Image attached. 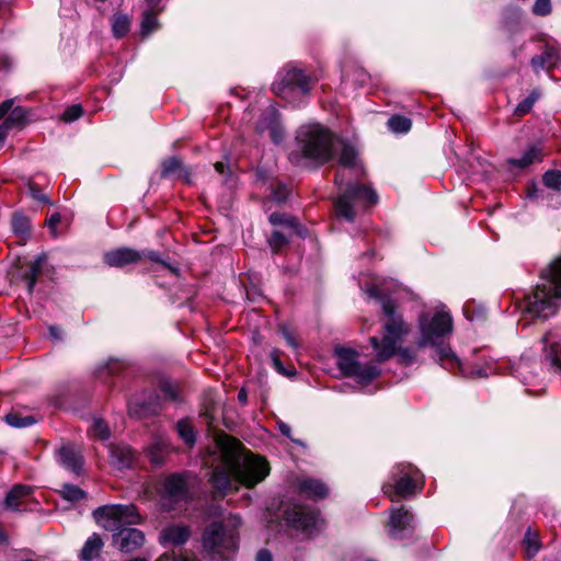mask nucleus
<instances>
[{
	"label": "nucleus",
	"mask_w": 561,
	"mask_h": 561,
	"mask_svg": "<svg viewBox=\"0 0 561 561\" xmlns=\"http://www.w3.org/2000/svg\"><path fill=\"white\" fill-rule=\"evenodd\" d=\"M216 444L221 461L214 468L210 477L216 490L224 493L237 491L239 484L253 488L268 476V462L263 457L245 450L238 439L229 435H219Z\"/></svg>",
	"instance_id": "obj_1"
},
{
	"label": "nucleus",
	"mask_w": 561,
	"mask_h": 561,
	"mask_svg": "<svg viewBox=\"0 0 561 561\" xmlns=\"http://www.w3.org/2000/svg\"><path fill=\"white\" fill-rule=\"evenodd\" d=\"M93 517L99 526L115 533L113 542L122 552L131 553L144 546V533L133 527H125L142 522L134 504L103 505L93 511Z\"/></svg>",
	"instance_id": "obj_2"
},
{
	"label": "nucleus",
	"mask_w": 561,
	"mask_h": 561,
	"mask_svg": "<svg viewBox=\"0 0 561 561\" xmlns=\"http://www.w3.org/2000/svg\"><path fill=\"white\" fill-rule=\"evenodd\" d=\"M561 301V257L541 274V283L525 299V313L546 320L554 316Z\"/></svg>",
	"instance_id": "obj_3"
},
{
	"label": "nucleus",
	"mask_w": 561,
	"mask_h": 561,
	"mask_svg": "<svg viewBox=\"0 0 561 561\" xmlns=\"http://www.w3.org/2000/svg\"><path fill=\"white\" fill-rule=\"evenodd\" d=\"M298 151L290 153L293 163L322 165L333 157V138L328 129L319 124L302 126L297 135Z\"/></svg>",
	"instance_id": "obj_4"
},
{
	"label": "nucleus",
	"mask_w": 561,
	"mask_h": 561,
	"mask_svg": "<svg viewBox=\"0 0 561 561\" xmlns=\"http://www.w3.org/2000/svg\"><path fill=\"white\" fill-rule=\"evenodd\" d=\"M233 517L228 524L213 523L203 533L202 546L208 561H232L238 549L237 525Z\"/></svg>",
	"instance_id": "obj_5"
},
{
	"label": "nucleus",
	"mask_w": 561,
	"mask_h": 561,
	"mask_svg": "<svg viewBox=\"0 0 561 561\" xmlns=\"http://www.w3.org/2000/svg\"><path fill=\"white\" fill-rule=\"evenodd\" d=\"M366 293L370 298L381 302L382 311L388 317V321L383 325L379 351H404L401 344L404 337L410 333V327L403 321L401 316L396 313L394 302L385 294L379 284L368 286Z\"/></svg>",
	"instance_id": "obj_6"
},
{
	"label": "nucleus",
	"mask_w": 561,
	"mask_h": 561,
	"mask_svg": "<svg viewBox=\"0 0 561 561\" xmlns=\"http://www.w3.org/2000/svg\"><path fill=\"white\" fill-rule=\"evenodd\" d=\"M423 486L422 472L411 463H400L392 473V482L382 485V491L391 502L415 494Z\"/></svg>",
	"instance_id": "obj_7"
},
{
	"label": "nucleus",
	"mask_w": 561,
	"mask_h": 561,
	"mask_svg": "<svg viewBox=\"0 0 561 561\" xmlns=\"http://www.w3.org/2000/svg\"><path fill=\"white\" fill-rule=\"evenodd\" d=\"M419 327L421 347H442L451 334L453 319L446 311H438L433 316L423 313L420 317Z\"/></svg>",
	"instance_id": "obj_8"
},
{
	"label": "nucleus",
	"mask_w": 561,
	"mask_h": 561,
	"mask_svg": "<svg viewBox=\"0 0 561 561\" xmlns=\"http://www.w3.org/2000/svg\"><path fill=\"white\" fill-rule=\"evenodd\" d=\"M378 202L374 190L366 185H348L345 193L334 201L335 211L339 216L352 221L355 218L354 207L367 208Z\"/></svg>",
	"instance_id": "obj_9"
},
{
	"label": "nucleus",
	"mask_w": 561,
	"mask_h": 561,
	"mask_svg": "<svg viewBox=\"0 0 561 561\" xmlns=\"http://www.w3.org/2000/svg\"><path fill=\"white\" fill-rule=\"evenodd\" d=\"M311 78L297 68H284L277 73L273 91L278 96L289 100L296 93L307 94L310 90Z\"/></svg>",
	"instance_id": "obj_10"
},
{
	"label": "nucleus",
	"mask_w": 561,
	"mask_h": 561,
	"mask_svg": "<svg viewBox=\"0 0 561 561\" xmlns=\"http://www.w3.org/2000/svg\"><path fill=\"white\" fill-rule=\"evenodd\" d=\"M285 516L289 526L308 537L318 533L323 526L319 513L307 506L294 505L286 511Z\"/></svg>",
	"instance_id": "obj_11"
},
{
	"label": "nucleus",
	"mask_w": 561,
	"mask_h": 561,
	"mask_svg": "<svg viewBox=\"0 0 561 561\" xmlns=\"http://www.w3.org/2000/svg\"><path fill=\"white\" fill-rule=\"evenodd\" d=\"M337 365L344 375L358 381H370L376 378L380 369L375 364H363L357 359L358 353H336Z\"/></svg>",
	"instance_id": "obj_12"
},
{
	"label": "nucleus",
	"mask_w": 561,
	"mask_h": 561,
	"mask_svg": "<svg viewBox=\"0 0 561 561\" xmlns=\"http://www.w3.org/2000/svg\"><path fill=\"white\" fill-rule=\"evenodd\" d=\"M414 533V517L404 506L392 508L388 523V534L392 539L401 540Z\"/></svg>",
	"instance_id": "obj_13"
},
{
	"label": "nucleus",
	"mask_w": 561,
	"mask_h": 561,
	"mask_svg": "<svg viewBox=\"0 0 561 561\" xmlns=\"http://www.w3.org/2000/svg\"><path fill=\"white\" fill-rule=\"evenodd\" d=\"M340 169L335 174V184L341 188L346 180V171L351 170L356 175L362 172V167L358 165L357 152L350 146L344 145L339 156Z\"/></svg>",
	"instance_id": "obj_14"
},
{
	"label": "nucleus",
	"mask_w": 561,
	"mask_h": 561,
	"mask_svg": "<svg viewBox=\"0 0 561 561\" xmlns=\"http://www.w3.org/2000/svg\"><path fill=\"white\" fill-rule=\"evenodd\" d=\"M256 131L260 134L268 131L271 139L276 144L283 139L284 131L279 124L277 111L274 106H268L262 113L256 124Z\"/></svg>",
	"instance_id": "obj_15"
},
{
	"label": "nucleus",
	"mask_w": 561,
	"mask_h": 561,
	"mask_svg": "<svg viewBox=\"0 0 561 561\" xmlns=\"http://www.w3.org/2000/svg\"><path fill=\"white\" fill-rule=\"evenodd\" d=\"M187 495V483L181 474H172L163 482V497L170 502H179Z\"/></svg>",
	"instance_id": "obj_16"
},
{
	"label": "nucleus",
	"mask_w": 561,
	"mask_h": 561,
	"mask_svg": "<svg viewBox=\"0 0 561 561\" xmlns=\"http://www.w3.org/2000/svg\"><path fill=\"white\" fill-rule=\"evenodd\" d=\"M141 254L129 248H119L104 254V261L113 267H123L127 264H134L141 260Z\"/></svg>",
	"instance_id": "obj_17"
},
{
	"label": "nucleus",
	"mask_w": 561,
	"mask_h": 561,
	"mask_svg": "<svg viewBox=\"0 0 561 561\" xmlns=\"http://www.w3.org/2000/svg\"><path fill=\"white\" fill-rule=\"evenodd\" d=\"M135 460V451L127 445H112L110 447V462L116 469L129 468Z\"/></svg>",
	"instance_id": "obj_18"
},
{
	"label": "nucleus",
	"mask_w": 561,
	"mask_h": 561,
	"mask_svg": "<svg viewBox=\"0 0 561 561\" xmlns=\"http://www.w3.org/2000/svg\"><path fill=\"white\" fill-rule=\"evenodd\" d=\"M33 493V488L25 484H15L7 494L4 505L11 511H20Z\"/></svg>",
	"instance_id": "obj_19"
},
{
	"label": "nucleus",
	"mask_w": 561,
	"mask_h": 561,
	"mask_svg": "<svg viewBox=\"0 0 561 561\" xmlns=\"http://www.w3.org/2000/svg\"><path fill=\"white\" fill-rule=\"evenodd\" d=\"M103 547L104 542L101 536L96 533L92 534L81 549L80 561H101Z\"/></svg>",
	"instance_id": "obj_20"
},
{
	"label": "nucleus",
	"mask_w": 561,
	"mask_h": 561,
	"mask_svg": "<svg viewBox=\"0 0 561 561\" xmlns=\"http://www.w3.org/2000/svg\"><path fill=\"white\" fill-rule=\"evenodd\" d=\"M298 489L301 494L313 500L324 499L329 493L328 486L322 481L312 478L300 480Z\"/></svg>",
	"instance_id": "obj_21"
},
{
	"label": "nucleus",
	"mask_w": 561,
	"mask_h": 561,
	"mask_svg": "<svg viewBox=\"0 0 561 561\" xmlns=\"http://www.w3.org/2000/svg\"><path fill=\"white\" fill-rule=\"evenodd\" d=\"M170 451V446L163 436H157L147 447V456L151 463L161 466Z\"/></svg>",
	"instance_id": "obj_22"
},
{
	"label": "nucleus",
	"mask_w": 561,
	"mask_h": 561,
	"mask_svg": "<svg viewBox=\"0 0 561 561\" xmlns=\"http://www.w3.org/2000/svg\"><path fill=\"white\" fill-rule=\"evenodd\" d=\"M191 529L184 525H171L161 531V541L170 545H183L188 540Z\"/></svg>",
	"instance_id": "obj_23"
},
{
	"label": "nucleus",
	"mask_w": 561,
	"mask_h": 561,
	"mask_svg": "<svg viewBox=\"0 0 561 561\" xmlns=\"http://www.w3.org/2000/svg\"><path fill=\"white\" fill-rule=\"evenodd\" d=\"M58 461L67 469L78 473L82 467V458L75 450L73 447L69 445L61 446L58 451Z\"/></svg>",
	"instance_id": "obj_24"
},
{
	"label": "nucleus",
	"mask_w": 561,
	"mask_h": 561,
	"mask_svg": "<svg viewBox=\"0 0 561 561\" xmlns=\"http://www.w3.org/2000/svg\"><path fill=\"white\" fill-rule=\"evenodd\" d=\"M558 59V53L553 48L547 47L542 54L531 58L530 65L535 72L538 73L540 70H548L552 68L557 64Z\"/></svg>",
	"instance_id": "obj_25"
},
{
	"label": "nucleus",
	"mask_w": 561,
	"mask_h": 561,
	"mask_svg": "<svg viewBox=\"0 0 561 561\" xmlns=\"http://www.w3.org/2000/svg\"><path fill=\"white\" fill-rule=\"evenodd\" d=\"M545 153L542 151V148L540 146H531L529 147L525 153L519 159H510L508 163L512 167L516 168H526L534 162H539L542 160Z\"/></svg>",
	"instance_id": "obj_26"
},
{
	"label": "nucleus",
	"mask_w": 561,
	"mask_h": 561,
	"mask_svg": "<svg viewBox=\"0 0 561 561\" xmlns=\"http://www.w3.org/2000/svg\"><path fill=\"white\" fill-rule=\"evenodd\" d=\"M46 261V255H38L30 265V270L25 273L24 278L27 282V290L32 293L36 285V279L42 273L43 265Z\"/></svg>",
	"instance_id": "obj_27"
},
{
	"label": "nucleus",
	"mask_w": 561,
	"mask_h": 561,
	"mask_svg": "<svg viewBox=\"0 0 561 561\" xmlns=\"http://www.w3.org/2000/svg\"><path fill=\"white\" fill-rule=\"evenodd\" d=\"M435 355L434 360L438 362L444 368L453 370L457 367L462 375L471 374L462 366L456 353H435Z\"/></svg>",
	"instance_id": "obj_28"
},
{
	"label": "nucleus",
	"mask_w": 561,
	"mask_h": 561,
	"mask_svg": "<svg viewBox=\"0 0 561 561\" xmlns=\"http://www.w3.org/2000/svg\"><path fill=\"white\" fill-rule=\"evenodd\" d=\"M387 125L391 131L396 134H404L411 129L412 122L405 116L393 115L388 119Z\"/></svg>",
	"instance_id": "obj_29"
},
{
	"label": "nucleus",
	"mask_w": 561,
	"mask_h": 561,
	"mask_svg": "<svg viewBox=\"0 0 561 561\" xmlns=\"http://www.w3.org/2000/svg\"><path fill=\"white\" fill-rule=\"evenodd\" d=\"M130 20L125 14H116L113 18L112 28L116 37H123L129 32Z\"/></svg>",
	"instance_id": "obj_30"
},
{
	"label": "nucleus",
	"mask_w": 561,
	"mask_h": 561,
	"mask_svg": "<svg viewBox=\"0 0 561 561\" xmlns=\"http://www.w3.org/2000/svg\"><path fill=\"white\" fill-rule=\"evenodd\" d=\"M539 96L540 91L538 89L533 90L525 100L517 104L515 108V114L518 116H524L528 114L531 111L535 102L539 99Z\"/></svg>",
	"instance_id": "obj_31"
},
{
	"label": "nucleus",
	"mask_w": 561,
	"mask_h": 561,
	"mask_svg": "<svg viewBox=\"0 0 561 561\" xmlns=\"http://www.w3.org/2000/svg\"><path fill=\"white\" fill-rule=\"evenodd\" d=\"M178 433L190 447L195 443V433L190 421L181 420L176 424Z\"/></svg>",
	"instance_id": "obj_32"
},
{
	"label": "nucleus",
	"mask_w": 561,
	"mask_h": 561,
	"mask_svg": "<svg viewBox=\"0 0 561 561\" xmlns=\"http://www.w3.org/2000/svg\"><path fill=\"white\" fill-rule=\"evenodd\" d=\"M5 421L9 425L19 428L31 426L36 422L32 415L22 416L18 412L8 413Z\"/></svg>",
	"instance_id": "obj_33"
},
{
	"label": "nucleus",
	"mask_w": 561,
	"mask_h": 561,
	"mask_svg": "<svg viewBox=\"0 0 561 561\" xmlns=\"http://www.w3.org/2000/svg\"><path fill=\"white\" fill-rule=\"evenodd\" d=\"M378 362L394 359L398 364L409 365L413 360L414 353H378Z\"/></svg>",
	"instance_id": "obj_34"
},
{
	"label": "nucleus",
	"mask_w": 561,
	"mask_h": 561,
	"mask_svg": "<svg viewBox=\"0 0 561 561\" xmlns=\"http://www.w3.org/2000/svg\"><path fill=\"white\" fill-rule=\"evenodd\" d=\"M60 493L68 501H79L85 497V492L73 484H64Z\"/></svg>",
	"instance_id": "obj_35"
},
{
	"label": "nucleus",
	"mask_w": 561,
	"mask_h": 561,
	"mask_svg": "<svg viewBox=\"0 0 561 561\" xmlns=\"http://www.w3.org/2000/svg\"><path fill=\"white\" fill-rule=\"evenodd\" d=\"M543 184L552 190H561V171L550 170L547 171L542 176Z\"/></svg>",
	"instance_id": "obj_36"
},
{
	"label": "nucleus",
	"mask_w": 561,
	"mask_h": 561,
	"mask_svg": "<svg viewBox=\"0 0 561 561\" xmlns=\"http://www.w3.org/2000/svg\"><path fill=\"white\" fill-rule=\"evenodd\" d=\"M12 229L18 234H25L30 230V222L27 217L22 214H14L12 216Z\"/></svg>",
	"instance_id": "obj_37"
},
{
	"label": "nucleus",
	"mask_w": 561,
	"mask_h": 561,
	"mask_svg": "<svg viewBox=\"0 0 561 561\" xmlns=\"http://www.w3.org/2000/svg\"><path fill=\"white\" fill-rule=\"evenodd\" d=\"M91 434L101 440L108 439L110 430H108L107 424L100 419L94 420L92 427H91Z\"/></svg>",
	"instance_id": "obj_38"
},
{
	"label": "nucleus",
	"mask_w": 561,
	"mask_h": 561,
	"mask_svg": "<svg viewBox=\"0 0 561 561\" xmlns=\"http://www.w3.org/2000/svg\"><path fill=\"white\" fill-rule=\"evenodd\" d=\"M158 28V19L157 14L151 11H147L144 14L142 21H141V30L142 33L149 34Z\"/></svg>",
	"instance_id": "obj_39"
},
{
	"label": "nucleus",
	"mask_w": 561,
	"mask_h": 561,
	"mask_svg": "<svg viewBox=\"0 0 561 561\" xmlns=\"http://www.w3.org/2000/svg\"><path fill=\"white\" fill-rule=\"evenodd\" d=\"M150 407L146 403H138L135 400L128 402V413L135 417L142 419L148 415Z\"/></svg>",
	"instance_id": "obj_40"
},
{
	"label": "nucleus",
	"mask_w": 561,
	"mask_h": 561,
	"mask_svg": "<svg viewBox=\"0 0 561 561\" xmlns=\"http://www.w3.org/2000/svg\"><path fill=\"white\" fill-rule=\"evenodd\" d=\"M524 543L526 546L527 553L530 557L535 556L540 549V545H539L537 535L535 533H533L530 529H528L525 535Z\"/></svg>",
	"instance_id": "obj_41"
},
{
	"label": "nucleus",
	"mask_w": 561,
	"mask_h": 561,
	"mask_svg": "<svg viewBox=\"0 0 561 561\" xmlns=\"http://www.w3.org/2000/svg\"><path fill=\"white\" fill-rule=\"evenodd\" d=\"M543 348L549 347L551 351H558L561 347V335L556 331L548 332L542 336Z\"/></svg>",
	"instance_id": "obj_42"
},
{
	"label": "nucleus",
	"mask_w": 561,
	"mask_h": 561,
	"mask_svg": "<svg viewBox=\"0 0 561 561\" xmlns=\"http://www.w3.org/2000/svg\"><path fill=\"white\" fill-rule=\"evenodd\" d=\"M25 118V112L22 107L18 106L11 111L9 116L3 123H8V127L11 129L13 126L21 124Z\"/></svg>",
	"instance_id": "obj_43"
},
{
	"label": "nucleus",
	"mask_w": 561,
	"mask_h": 561,
	"mask_svg": "<svg viewBox=\"0 0 561 561\" xmlns=\"http://www.w3.org/2000/svg\"><path fill=\"white\" fill-rule=\"evenodd\" d=\"M552 11V5L550 0H536L533 5V13L539 16H546L550 14Z\"/></svg>",
	"instance_id": "obj_44"
},
{
	"label": "nucleus",
	"mask_w": 561,
	"mask_h": 561,
	"mask_svg": "<svg viewBox=\"0 0 561 561\" xmlns=\"http://www.w3.org/2000/svg\"><path fill=\"white\" fill-rule=\"evenodd\" d=\"M82 115V107L80 104H75L65 110L61 119L66 123H71Z\"/></svg>",
	"instance_id": "obj_45"
},
{
	"label": "nucleus",
	"mask_w": 561,
	"mask_h": 561,
	"mask_svg": "<svg viewBox=\"0 0 561 561\" xmlns=\"http://www.w3.org/2000/svg\"><path fill=\"white\" fill-rule=\"evenodd\" d=\"M181 161L178 158H169L162 163V175L168 176L181 169Z\"/></svg>",
	"instance_id": "obj_46"
},
{
	"label": "nucleus",
	"mask_w": 561,
	"mask_h": 561,
	"mask_svg": "<svg viewBox=\"0 0 561 561\" xmlns=\"http://www.w3.org/2000/svg\"><path fill=\"white\" fill-rule=\"evenodd\" d=\"M272 363H273L274 368L279 374H282L284 376H287V377H291V376L296 375L295 368L293 366H289L288 368H285L284 365L282 364L279 357L275 353H273Z\"/></svg>",
	"instance_id": "obj_47"
},
{
	"label": "nucleus",
	"mask_w": 561,
	"mask_h": 561,
	"mask_svg": "<svg viewBox=\"0 0 561 561\" xmlns=\"http://www.w3.org/2000/svg\"><path fill=\"white\" fill-rule=\"evenodd\" d=\"M545 363L552 370L560 371L561 370V353H548L545 357Z\"/></svg>",
	"instance_id": "obj_48"
},
{
	"label": "nucleus",
	"mask_w": 561,
	"mask_h": 561,
	"mask_svg": "<svg viewBox=\"0 0 561 561\" xmlns=\"http://www.w3.org/2000/svg\"><path fill=\"white\" fill-rule=\"evenodd\" d=\"M161 390L171 399L178 400L180 398L179 387L175 383L170 381H163L161 385Z\"/></svg>",
	"instance_id": "obj_49"
},
{
	"label": "nucleus",
	"mask_w": 561,
	"mask_h": 561,
	"mask_svg": "<svg viewBox=\"0 0 561 561\" xmlns=\"http://www.w3.org/2000/svg\"><path fill=\"white\" fill-rule=\"evenodd\" d=\"M270 245L274 252H277L283 245L287 243V239L278 231H275L270 240Z\"/></svg>",
	"instance_id": "obj_50"
},
{
	"label": "nucleus",
	"mask_w": 561,
	"mask_h": 561,
	"mask_svg": "<svg viewBox=\"0 0 561 561\" xmlns=\"http://www.w3.org/2000/svg\"><path fill=\"white\" fill-rule=\"evenodd\" d=\"M270 221L273 225H280V224H286V225H289V226H295L296 225V219L287 218L285 215H280V214H272L270 216Z\"/></svg>",
	"instance_id": "obj_51"
},
{
	"label": "nucleus",
	"mask_w": 561,
	"mask_h": 561,
	"mask_svg": "<svg viewBox=\"0 0 561 561\" xmlns=\"http://www.w3.org/2000/svg\"><path fill=\"white\" fill-rule=\"evenodd\" d=\"M157 561H197L196 559H192L185 556H176L173 553H164Z\"/></svg>",
	"instance_id": "obj_52"
},
{
	"label": "nucleus",
	"mask_w": 561,
	"mask_h": 561,
	"mask_svg": "<svg viewBox=\"0 0 561 561\" xmlns=\"http://www.w3.org/2000/svg\"><path fill=\"white\" fill-rule=\"evenodd\" d=\"M61 220V217L58 213H55L53 214L48 219H47V226L48 228L50 229V232L53 236H57V231H56V228L58 226V224L60 222Z\"/></svg>",
	"instance_id": "obj_53"
},
{
	"label": "nucleus",
	"mask_w": 561,
	"mask_h": 561,
	"mask_svg": "<svg viewBox=\"0 0 561 561\" xmlns=\"http://www.w3.org/2000/svg\"><path fill=\"white\" fill-rule=\"evenodd\" d=\"M30 194L34 199H37L42 203H49L48 197L34 185H30Z\"/></svg>",
	"instance_id": "obj_54"
},
{
	"label": "nucleus",
	"mask_w": 561,
	"mask_h": 561,
	"mask_svg": "<svg viewBox=\"0 0 561 561\" xmlns=\"http://www.w3.org/2000/svg\"><path fill=\"white\" fill-rule=\"evenodd\" d=\"M282 334H283L284 339L287 341L288 347L297 348L299 346L295 336L286 328L282 329Z\"/></svg>",
	"instance_id": "obj_55"
},
{
	"label": "nucleus",
	"mask_w": 561,
	"mask_h": 561,
	"mask_svg": "<svg viewBox=\"0 0 561 561\" xmlns=\"http://www.w3.org/2000/svg\"><path fill=\"white\" fill-rule=\"evenodd\" d=\"M12 105L13 100H7L0 105V119L11 111Z\"/></svg>",
	"instance_id": "obj_56"
},
{
	"label": "nucleus",
	"mask_w": 561,
	"mask_h": 561,
	"mask_svg": "<svg viewBox=\"0 0 561 561\" xmlns=\"http://www.w3.org/2000/svg\"><path fill=\"white\" fill-rule=\"evenodd\" d=\"M256 561H273V558L270 551L262 549L257 552Z\"/></svg>",
	"instance_id": "obj_57"
},
{
	"label": "nucleus",
	"mask_w": 561,
	"mask_h": 561,
	"mask_svg": "<svg viewBox=\"0 0 561 561\" xmlns=\"http://www.w3.org/2000/svg\"><path fill=\"white\" fill-rule=\"evenodd\" d=\"M49 335L53 340H60L61 339V331L59 328L50 325L49 329Z\"/></svg>",
	"instance_id": "obj_58"
},
{
	"label": "nucleus",
	"mask_w": 561,
	"mask_h": 561,
	"mask_svg": "<svg viewBox=\"0 0 561 561\" xmlns=\"http://www.w3.org/2000/svg\"><path fill=\"white\" fill-rule=\"evenodd\" d=\"M9 127H8V123H2L0 125V147L2 146L5 137L8 136V131H9Z\"/></svg>",
	"instance_id": "obj_59"
},
{
	"label": "nucleus",
	"mask_w": 561,
	"mask_h": 561,
	"mask_svg": "<svg viewBox=\"0 0 561 561\" xmlns=\"http://www.w3.org/2000/svg\"><path fill=\"white\" fill-rule=\"evenodd\" d=\"M238 400L239 402L244 405L248 402V392L244 388H242L238 393Z\"/></svg>",
	"instance_id": "obj_60"
},
{
	"label": "nucleus",
	"mask_w": 561,
	"mask_h": 561,
	"mask_svg": "<svg viewBox=\"0 0 561 561\" xmlns=\"http://www.w3.org/2000/svg\"><path fill=\"white\" fill-rule=\"evenodd\" d=\"M228 169V167L226 165L225 162L222 161H218L215 163V170L219 173V174H225L226 170Z\"/></svg>",
	"instance_id": "obj_61"
},
{
	"label": "nucleus",
	"mask_w": 561,
	"mask_h": 561,
	"mask_svg": "<svg viewBox=\"0 0 561 561\" xmlns=\"http://www.w3.org/2000/svg\"><path fill=\"white\" fill-rule=\"evenodd\" d=\"M282 190L284 191V193H280V192L278 193V192H276V193L274 194L275 199H276V201H278V202H280V201L285 199V197H286V188H285V187H283Z\"/></svg>",
	"instance_id": "obj_62"
},
{
	"label": "nucleus",
	"mask_w": 561,
	"mask_h": 561,
	"mask_svg": "<svg viewBox=\"0 0 561 561\" xmlns=\"http://www.w3.org/2000/svg\"><path fill=\"white\" fill-rule=\"evenodd\" d=\"M279 430H280V432H282L285 436L289 437L290 428H289V426H288V425H286V424H280V425H279Z\"/></svg>",
	"instance_id": "obj_63"
},
{
	"label": "nucleus",
	"mask_w": 561,
	"mask_h": 561,
	"mask_svg": "<svg viewBox=\"0 0 561 561\" xmlns=\"http://www.w3.org/2000/svg\"><path fill=\"white\" fill-rule=\"evenodd\" d=\"M148 256H149L150 260H152L154 262H159L160 261L159 254L157 252H150Z\"/></svg>",
	"instance_id": "obj_64"
}]
</instances>
